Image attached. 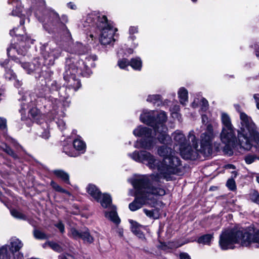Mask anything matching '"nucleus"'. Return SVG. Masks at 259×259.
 <instances>
[{"instance_id":"f257e3e1","label":"nucleus","mask_w":259,"mask_h":259,"mask_svg":"<svg viewBox=\"0 0 259 259\" xmlns=\"http://www.w3.org/2000/svg\"><path fill=\"white\" fill-rule=\"evenodd\" d=\"M155 119V112L153 111H143L141 115V121L153 127L154 132L148 127L139 126L134 130L133 134L136 136L141 137L142 139L135 144L137 148L151 149L156 143L157 139L161 143L167 144L170 141V137L167 134V128L164 124L166 121L167 116L163 111L157 114Z\"/></svg>"},{"instance_id":"f03ea898","label":"nucleus","mask_w":259,"mask_h":259,"mask_svg":"<svg viewBox=\"0 0 259 259\" xmlns=\"http://www.w3.org/2000/svg\"><path fill=\"white\" fill-rule=\"evenodd\" d=\"M157 152L160 156L163 157L162 162L146 151H135L128 155L134 160L146 164L150 169H157L164 178L168 175L178 172L181 161L170 148L166 145L161 146L158 149Z\"/></svg>"},{"instance_id":"7ed1b4c3","label":"nucleus","mask_w":259,"mask_h":259,"mask_svg":"<svg viewBox=\"0 0 259 259\" xmlns=\"http://www.w3.org/2000/svg\"><path fill=\"white\" fill-rule=\"evenodd\" d=\"M151 179V183L146 178L136 179L133 182V185L136 189V195L134 200L128 205L131 211H136L146 203L150 204L149 201L154 202V196L165 195V190L159 185L156 186V183L159 182V176L153 175Z\"/></svg>"},{"instance_id":"20e7f679","label":"nucleus","mask_w":259,"mask_h":259,"mask_svg":"<svg viewBox=\"0 0 259 259\" xmlns=\"http://www.w3.org/2000/svg\"><path fill=\"white\" fill-rule=\"evenodd\" d=\"M219 244L222 249H234V244L248 247L255 244L259 247V229L252 234L250 230L234 228L223 231L220 236Z\"/></svg>"},{"instance_id":"39448f33","label":"nucleus","mask_w":259,"mask_h":259,"mask_svg":"<svg viewBox=\"0 0 259 259\" xmlns=\"http://www.w3.org/2000/svg\"><path fill=\"white\" fill-rule=\"evenodd\" d=\"M240 130L238 131V139L241 148L249 150L252 147L251 141L254 139L256 144V153H259V134L256 131L255 124L245 113L240 112Z\"/></svg>"},{"instance_id":"423d86ee","label":"nucleus","mask_w":259,"mask_h":259,"mask_svg":"<svg viewBox=\"0 0 259 259\" xmlns=\"http://www.w3.org/2000/svg\"><path fill=\"white\" fill-rule=\"evenodd\" d=\"M97 26L101 30L100 41L101 44L107 45L115 41L113 36L116 31L108 22L107 17L103 15L97 17Z\"/></svg>"},{"instance_id":"0eeeda50","label":"nucleus","mask_w":259,"mask_h":259,"mask_svg":"<svg viewBox=\"0 0 259 259\" xmlns=\"http://www.w3.org/2000/svg\"><path fill=\"white\" fill-rule=\"evenodd\" d=\"M212 125L209 123L206 125V131L200 136V148L199 151L205 156H209L212 153V141L213 139Z\"/></svg>"},{"instance_id":"6e6552de","label":"nucleus","mask_w":259,"mask_h":259,"mask_svg":"<svg viewBox=\"0 0 259 259\" xmlns=\"http://www.w3.org/2000/svg\"><path fill=\"white\" fill-rule=\"evenodd\" d=\"M220 139L222 143L226 145L224 148V152L229 155H232V148L239 145V143L236 142L234 127L222 128Z\"/></svg>"},{"instance_id":"1a4fd4ad","label":"nucleus","mask_w":259,"mask_h":259,"mask_svg":"<svg viewBox=\"0 0 259 259\" xmlns=\"http://www.w3.org/2000/svg\"><path fill=\"white\" fill-rule=\"evenodd\" d=\"M81 74L84 76L82 71V68L78 70L74 65L67 66L64 73V78L67 81V86L73 89L75 91L78 90L81 85L80 82L76 78V75Z\"/></svg>"},{"instance_id":"9d476101","label":"nucleus","mask_w":259,"mask_h":259,"mask_svg":"<svg viewBox=\"0 0 259 259\" xmlns=\"http://www.w3.org/2000/svg\"><path fill=\"white\" fill-rule=\"evenodd\" d=\"M193 131H191L189 134V139L192 142V146L187 144L179 148L180 154L184 159H195L197 157L198 144L196 141L195 136L193 134Z\"/></svg>"},{"instance_id":"9b49d317","label":"nucleus","mask_w":259,"mask_h":259,"mask_svg":"<svg viewBox=\"0 0 259 259\" xmlns=\"http://www.w3.org/2000/svg\"><path fill=\"white\" fill-rule=\"evenodd\" d=\"M61 54V51L58 48H45L42 51V55L48 65L54 64L56 59L58 58Z\"/></svg>"},{"instance_id":"f8f14e48","label":"nucleus","mask_w":259,"mask_h":259,"mask_svg":"<svg viewBox=\"0 0 259 259\" xmlns=\"http://www.w3.org/2000/svg\"><path fill=\"white\" fill-rule=\"evenodd\" d=\"M96 60V57L95 56H90L86 57L84 60H82L78 62V70L80 69V67L82 68V71L84 76H89L92 73L90 70L91 67L95 66L94 61Z\"/></svg>"},{"instance_id":"ddd939ff","label":"nucleus","mask_w":259,"mask_h":259,"mask_svg":"<svg viewBox=\"0 0 259 259\" xmlns=\"http://www.w3.org/2000/svg\"><path fill=\"white\" fill-rule=\"evenodd\" d=\"M70 235L75 239L81 238L87 243H91L94 241V238L91 235L88 229L80 231L76 230L75 228H71L70 231Z\"/></svg>"},{"instance_id":"4468645a","label":"nucleus","mask_w":259,"mask_h":259,"mask_svg":"<svg viewBox=\"0 0 259 259\" xmlns=\"http://www.w3.org/2000/svg\"><path fill=\"white\" fill-rule=\"evenodd\" d=\"M27 52V49L25 48L24 49H19L18 47L15 45H13L9 48L7 49V54L8 55L11 57L13 59H15L16 62H20L18 59L16 57V54L20 55H25Z\"/></svg>"},{"instance_id":"2eb2a0df","label":"nucleus","mask_w":259,"mask_h":259,"mask_svg":"<svg viewBox=\"0 0 259 259\" xmlns=\"http://www.w3.org/2000/svg\"><path fill=\"white\" fill-rule=\"evenodd\" d=\"M172 136L176 144L179 146V148L187 143L185 135L180 130L176 131L173 133Z\"/></svg>"},{"instance_id":"dca6fc26","label":"nucleus","mask_w":259,"mask_h":259,"mask_svg":"<svg viewBox=\"0 0 259 259\" xmlns=\"http://www.w3.org/2000/svg\"><path fill=\"white\" fill-rule=\"evenodd\" d=\"M87 191L95 200L99 201L102 193L95 185L90 184L87 188Z\"/></svg>"},{"instance_id":"f3484780","label":"nucleus","mask_w":259,"mask_h":259,"mask_svg":"<svg viewBox=\"0 0 259 259\" xmlns=\"http://www.w3.org/2000/svg\"><path fill=\"white\" fill-rule=\"evenodd\" d=\"M19 63L21 64L22 67L28 74L34 72L39 67V64L37 63L21 62L20 61Z\"/></svg>"},{"instance_id":"a211bd4d","label":"nucleus","mask_w":259,"mask_h":259,"mask_svg":"<svg viewBox=\"0 0 259 259\" xmlns=\"http://www.w3.org/2000/svg\"><path fill=\"white\" fill-rule=\"evenodd\" d=\"M10 251L13 255L15 252L18 251L23 246V243L16 238H12L10 239Z\"/></svg>"},{"instance_id":"6ab92c4d","label":"nucleus","mask_w":259,"mask_h":259,"mask_svg":"<svg viewBox=\"0 0 259 259\" xmlns=\"http://www.w3.org/2000/svg\"><path fill=\"white\" fill-rule=\"evenodd\" d=\"M221 120L222 124V128H228L234 127L230 116L225 113L222 112L221 115Z\"/></svg>"},{"instance_id":"aec40b11","label":"nucleus","mask_w":259,"mask_h":259,"mask_svg":"<svg viewBox=\"0 0 259 259\" xmlns=\"http://www.w3.org/2000/svg\"><path fill=\"white\" fill-rule=\"evenodd\" d=\"M0 259H15L13 253L8 250L6 245L0 247Z\"/></svg>"},{"instance_id":"412c9836","label":"nucleus","mask_w":259,"mask_h":259,"mask_svg":"<svg viewBox=\"0 0 259 259\" xmlns=\"http://www.w3.org/2000/svg\"><path fill=\"white\" fill-rule=\"evenodd\" d=\"M132 231L140 238H143L144 235L140 230L141 226L133 220H130Z\"/></svg>"},{"instance_id":"4be33fe9","label":"nucleus","mask_w":259,"mask_h":259,"mask_svg":"<svg viewBox=\"0 0 259 259\" xmlns=\"http://www.w3.org/2000/svg\"><path fill=\"white\" fill-rule=\"evenodd\" d=\"M53 174L66 184H70L69 175L66 171L61 169H56L53 171Z\"/></svg>"},{"instance_id":"5701e85b","label":"nucleus","mask_w":259,"mask_h":259,"mask_svg":"<svg viewBox=\"0 0 259 259\" xmlns=\"http://www.w3.org/2000/svg\"><path fill=\"white\" fill-rule=\"evenodd\" d=\"M111 198L109 195L107 194H102V196L99 201H100L103 207L107 208L111 205Z\"/></svg>"},{"instance_id":"b1692460","label":"nucleus","mask_w":259,"mask_h":259,"mask_svg":"<svg viewBox=\"0 0 259 259\" xmlns=\"http://www.w3.org/2000/svg\"><path fill=\"white\" fill-rule=\"evenodd\" d=\"M178 95L181 104H185L188 101V91L184 88L180 89Z\"/></svg>"},{"instance_id":"393cba45","label":"nucleus","mask_w":259,"mask_h":259,"mask_svg":"<svg viewBox=\"0 0 259 259\" xmlns=\"http://www.w3.org/2000/svg\"><path fill=\"white\" fill-rule=\"evenodd\" d=\"M105 216L116 224H119L120 222V219L117 215V212L114 209L110 212H106Z\"/></svg>"},{"instance_id":"a878e982","label":"nucleus","mask_w":259,"mask_h":259,"mask_svg":"<svg viewBox=\"0 0 259 259\" xmlns=\"http://www.w3.org/2000/svg\"><path fill=\"white\" fill-rule=\"evenodd\" d=\"M143 211L148 218L153 219H157L159 218L160 215V213L158 209H154L152 210L144 209Z\"/></svg>"},{"instance_id":"bb28decb","label":"nucleus","mask_w":259,"mask_h":259,"mask_svg":"<svg viewBox=\"0 0 259 259\" xmlns=\"http://www.w3.org/2000/svg\"><path fill=\"white\" fill-rule=\"evenodd\" d=\"M212 238V234H205L200 237L197 240V242L203 244L209 245Z\"/></svg>"},{"instance_id":"cd10ccee","label":"nucleus","mask_w":259,"mask_h":259,"mask_svg":"<svg viewBox=\"0 0 259 259\" xmlns=\"http://www.w3.org/2000/svg\"><path fill=\"white\" fill-rule=\"evenodd\" d=\"M13 4L14 6L16 7V9L13 10L12 12V15L13 16H17L20 17H21V13L22 12V7L21 3L19 1H14L13 2Z\"/></svg>"},{"instance_id":"c85d7f7f","label":"nucleus","mask_w":259,"mask_h":259,"mask_svg":"<svg viewBox=\"0 0 259 259\" xmlns=\"http://www.w3.org/2000/svg\"><path fill=\"white\" fill-rule=\"evenodd\" d=\"M73 146L77 151H82L83 152L86 147L85 144L79 139H75L73 142Z\"/></svg>"},{"instance_id":"c756f323","label":"nucleus","mask_w":259,"mask_h":259,"mask_svg":"<svg viewBox=\"0 0 259 259\" xmlns=\"http://www.w3.org/2000/svg\"><path fill=\"white\" fill-rule=\"evenodd\" d=\"M130 63L132 67L135 70H140L142 67V61L140 58L132 59Z\"/></svg>"},{"instance_id":"7c9ffc66","label":"nucleus","mask_w":259,"mask_h":259,"mask_svg":"<svg viewBox=\"0 0 259 259\" xmlns=\"http://www.w3.org/2000/svg\"><path fill=\"white\" fill-rule=\"evenodd\" d=\"M33 234L34 237L36 239L45 240L48 238V236L47 234L37 229H34Z\"/></svg>"},{"instance_id":"2f4dec72","label":"nucleus","mask_w":259,"mask_h":259,"mask_svg":"<svg viewBox=\"0 0 259 259\" xmlns=\"http://www.w3.org/2000/svg\"><path fill=\"white\" fill-rule=\"evenodd\" d=\"M249 199L253 202L259 205V193L255 190H252L248 195Z\"/></svg>"},{"instance_id":"473e14b6","label":"nucleus","mask_w":259,"mask_h":259,"mask_svg":"<svg viewBox=\"0 0 259 259\" xmlns=\"http://www.w3.org/2000/svg\"><path fill=\"white\" fill-rule=\"evenodd\" d=\"M47 245L50 246L52 249L58 252L62 251L61 247L57 243L54 242H47L43 245V247H45Z\"/></svg>"},{"instance_id":"72a5a7b5","label":"nucleus","mask_w":259,"mask_h":259,"mask_svg":"<svg viewBox=\"0 0 259 259\" xmlns=\"http://www.w3.org/2000/svg\"><path fill=\"white\" fill-rule=\"evenodd\" d=\"M147 101L152 102L154 104H157L159 105L161 103L160 97L158 95H150L148 96Z\"/></svg>"},{"instance_id":"f704fd0d","label":"nucleus","mask_w":259,"mask_h":259,"mask_svg":"<svg viewBox=\"0 0 259 259\" xmlns=\"http://www.w3.org/2000/svg\"><path fill=\"white\" fill-rule=\"evenodd\" d=\"M257 154H248L244 157V160L247 164H250L257 159Z\"/></svg>"},{"instance_id":"c9c22d12","label":"nucleus","mask_w":259,"mask_h":259,"mask_svg":"<svg viewBox=\"0 0 259 259\" xmlns=\"http://www.w3.org/2000/svg\"><path fill=\"white\" fill-rule=\"evenodd\" d=\"M3 149L5 152H6L8 155L12 156L14 159H19L18 156L9 146L5 145V147L3 148Z\"/></svg>"},{"instance_id":"e433bc0d","label":"nucleus","mask_w":259,"mask_h":259,"mask_svg":"<svg viewBox=\"0 0 259 259\" xmlns=\"http://www.w3.org/2000/svg\"><path fill=\"white\" fill-rule=\"evenodd\" d=\"M51 185L56 191H57L58 192H62V193H64L67 194L68 195H70V193L68 191L63 189L61 186H60L58 184H57L55 182L52 181L51 182Z\"/></svg>"},{"instance_id":"4c0bfd02","label":"nucleus","mask_w":259,"mask_h":259,"mask_svg":"<svg viewBox=\"0 0 259 259\" xmlns=\"http://www.w3.org/2000/svg\"><path fill=\"white\" fill-rule=\"evenodd\" d=\"M11 213L12 215L18 219H21V220H25L26 219V216L23 214L22 212H21L19 211H18L16 209H13L11 210Z\"/></svg>"},{"instance_id":"58836bf2","label":"nucleus","mask_w":259,"mask_h":259,"mask_svg":"<svg viewBox=\"0 0 259 259\" xmlns=\"http://www.w3.org/2000/svg\"><path fill=\"white\" fill-rule=\"evenodd\" d=\"M117 64L120 68L125 69L126 67L130 65V63L127 59L123 58L118 61Z\"/></svg>"},{"instance_id":"ea45409f","label":"nucleus","mask_w":259,"mask_h":259,"mask_svg":"<svg viewBox=\"0 0 259 259\" xmlns=\"http://www.w3.org/2000/svg\"><path fill=\"white\" fill-rule=\"evenodd\" d=\"M6 78L9 80H14L16 79V76L15 74L11 69H8L6 74Z\"/></svg>"},{"instance_id":"a19ab883","label":"nucleus","mask_w":259,"mask_h":259,"mask_svg":"<svg viewBox=\"0 0 259 259\" xmlns=\"http://www.w3.org/2000/svg\"><path fill=\"white\" fill-rule=\"evenodd\" d=\"M201 109L203 111L207 110L208 107V101L204 98H202L200 101Z\"/></svg>"},{"instance_id":"79ce46f5","label":"nucleus","mask_w":259,"mask_h":259,"mask_svg":"<svg viewBox=\"0 0 259 259\" xmlns=\"http://www.w3.org/2000/svg\"><path fill=\"white\" fill-rule=\"evenodd\" d=\"M226 185L228 188L232 191L236 189L235 182L233 179L228 180Z\"/></svg>"},{"instance_id":"37998d69","label":"nucleus","mask_w":259,"mask_h":259,"mask_svg":"<svg viewBox=\"0 0 259 259\" xmlns=\"http://www.w3.org/2000/svg\"><path fill=\"white\" fill-rule=\"evenodd\" d=\"M7 128V119L4 117H0V130L5 131Z\"/></svg>"},{"instance_id":"c03bdc74","label":"nucleus","mask_w":259,"mask_h":259,"mask_svg":"<svg viewBox=\"0 0 259 259\" xmlns=\"http://www.w3.org/2000/svg\"><path fill=\"white\" fill-rule=\"evenodd\" d=\"M55 226L63 233L64 232V226L62 222H59L55 225Z\"/></svg>"},{"instance_id":"a18cd8bd","label":"nucleus","mask_w":259,"mask_h":259,"mask_svg":"<svg viewBox=\"0 0 259 259\" xmlns=\"http://www.w3.org/2000/svg\"><path fill=\"white\" fill-rule=\"evenodd\" d=\"M22 100L27 101V103L32 101L31 98L28 93H26L22 97Z\"/></svg>"},{"instance_id":"49530a36","label":"nucleus","mask_w":259,"mask_h":259,"mask_svg":"<svg viewBox=\"0 0 259 259\" xmlns=\"http://www.w3.org/2000/svg\"><path fill=\"white\" fill-rule=\"evenodd\" d=\"M63 152L64 153H65L67 155H68V156H69L70 157H75V156H76V155L75 154H74L72 152L68 150L67 147H64V148H63Z\"/></svg>"},{"instance_id":"de8ad7c7","label":"nucleus","mask_w":259,"mask_h":259,"mask_svg":"<svg viewBox=\"0 0 259 259\" xmlns=\"http://www.w3.org/2000/svg\"><path fill=\"white\" fill-rule=\"evenodd\" d=\"M180 259H191L189 255L185 252L181 253L180 254Z\"/></svg>"},{"instance_id":"09e8293b","label":"nucleus","mask_w":259,"mask_h":259,"mask_svg":"<svg viewBox=\"0 0 259 259\" xmlns=\"http://www.w3.org/2000/svg\"><path fill=\"white\" fill-rule=\"evenodd\" d=\"M138 28L137 27L132 26L130 28L129 32L130 34H133L138 32Z\"/></svg>"},{"instance_id":"8fccbe9b","label":"nucleus","mask_w":259,"mask_h":259,"mask_svg":"<svg viewBox=\"0 0 259 259\" xmlns=\"http://www.w3.org/2000/svg\"><path fill=\"white\" fill-rule=\"evenodd\" d=\"M23 40H24L26 44L29 45L30 44H32V40L29 38L27 36H22Z\"/></svg>"},{"instance_id":"3c124183","label":"nucleus","mask_w":259,"mask_h":259,"mask_svg":"<svg viewBox=\"0 0 259 259\" xmlns=\"http://www.w3.org/2000/svg\"><path fill=\"white\" fill-rule=\"evenodd\" d=\"M253 97L255 100L256 107L259 109V94H254Z\"/></svg>"},{"instance_id":"603ef678","label":"nucleus","mask_w":259,"mask_h":259,"mask_svg":"<svg viewBox=\"0 0 259 259\" xmlns=\"http://www.w3.org/2000/svg\"><path fill=\"white\" fill-rule=\"evenodd\" d=\"M15 80L14 84L17 88L20 87L22 85V82L20 80H19L16 78L15 79H14Z\"/></svg>"},{"instance_id":"864d4df0","label":"nucleus","mask_w":259,"mask_h":259,"mask_svg":"<svg viewBox=\"0 0 259 259\" xmlns=\"http://www.w3.org/2000/svg\"><path fill=\"white\" fill-rule=\"evenodd\" d=\"M42 138L45 139H48L49 137V133L48 131L46 130L44 133L41 135Z\"/></svg>"},{"instance_id":"5fc2aeb1","label":"nucleus","mask_w":259,"mask_h":259,"mask_svg":"<svg viewBox=\"0 0 259 259\" xmlns=\"http://www.w3.org/2000/svg\"><path fill=\"white\" fill-rule=\"evenodd\" d=\"M117 232L120 237H123V231L122 229H118Z\"/></svg>"},{"instance_id":"6e6d98bb","label":"nucleus","mask_w":259,"mask_h":259,"mask_svg":"<svg viewBox=\"0 0 259 259\" xmlns=\"http://www.w3.org/2000/svg\"><path fill=\"white\" fill-rule=\"evenodd\" d=\"M225 168L227 169H235V166L233 164H227L225 166Z\"/></svg>"},{"instance_id":"4d7b16f0","label":"nucleus","mask_w":259,"mask_h":259,"mask_svg":"<svg viewBox=\"0 0 259 259\" xmlns=\"http://www.w3.org/2000/svg\"><path fill=\"white\" fill-rule=\"evenodd\" d=\"M68 6L71 9H76V6L73 4L72 3H69L68 4Z\"/></svg>"},{"instance_id":"13d9d810","label":"nucleus","mask_w":259,"mask_h":259,"mask_svg":"<svg viewBox=\"0 0 259 259\" xmlns=\"http://www.w3.org/2000/svg\"><path fill=\"white\" fill-rule=\"evenodd\" d=\"M10 33V34L12 36H13V35L19 36V35H20L19 34H18V33H16L15 29L11 30Z\"/></svg>"},{"instance_id":"bf43d9fd","label":"nucleus","mask_w":259,"mask_h":259,"mask_svg":"<svg viewBox=\"0 0 259 259\" xmlns=\"http://www.w3.org/2000/svg\"><path fill=\"white\" fill-rule=\"evenodd\" d=\"M232 178H236L237 176V172L236 171H232Z\"/></svg>"},{"instance_id":"052dcab7","label":"nucleus","mask_w":259,"mask_h":259,"mask_svg":"<svg viewBox=\"0 0 259 259\" xmlns=\"http://www.w3.org/2000/svg\"><path fill=\"white\" fill-rule=\"evenodd\" d=\"M205 119H207V117L205 115H202V121L204 123L205 121Z\"/></svg>"},{"instance_id":"680f3d73","label":"nucleus","mask_w":259,"mask_h":259,"mask_svg":"<svg viewBox=\"0 0 259 259\" xmlns=\"http://www.w3.org/2000/svg\"><path fill=\"white\" fill-rule=\"evenodd\" d=\"M8 61L6 60L4 63H2L1 64L2 66L5 67V65H6L8 63Z\"/></svg>"},{"instance_id":"e2e57ef3","label":"nucleus","mask_w":259,"mask_h":259,"mask_svg":"<svg viewBox=\"0 0 259 259\" xmlns=\"http://www.w3.org/2000/svg\"><path fill=\"white\" fill-rule=\"evenodd\" d=\"M256 56L257 57H259V48L257 49L256 50Z\"/></svg>"},{"instance_id":"0e129e2a","label":"nucleus","mask_w":259,"mask_h":259,"mask_svg":"<svg viewBox=\"0 0 259 259\" xmlns=\"http://www.w3.org/2000/svg\"><path fill=\"white\" fill-rule=\"evenodd\" d=\"M53 15H54V17L57 19V20H58L59 19L58 14L53 13Z\"/></svg>"},{"instance_id":"69168bd1","label":"nucleus","mask_w":259,"mask_h":259,"mask_svg":"<svg viewBox=\"0 0 259 259\" xmlns=\"http://www.w3.org/2000/svg\"><path fill=\"white\" fill-rule=\"evenodd\" d=\"M61 123H62V128H63L64 126H65V123H63V122L62 121H60L59 124H61Z\"/></svg>"},{"instance_id":"338daca9","label":"nucleus","mask_w":259,"mask_h":259,"mask_svg":"<svg viewBox=\"0 0 259 259\" xmlns=\"http://www.w3.org/2000/svg\"><path fill=\"white\" fill-rule=\"evenodd\" d=\"M256 182L259 184V176L256 177Z\"/></svg>"},{"instance_id":"774afa93","label":"nucleus","mask_w":259,"mask_h":259,"mask_svg":"<svg viewBox=\"0 0 259 259\" xmlns=\"http://www.w3.org/2000/svg\"><path fill=\"white\" fill-rule=\"evenodd\" d=\"M20 23L21 25H23L24 23V21L23 20H21Z\"/></svg>"}]
</instances>
